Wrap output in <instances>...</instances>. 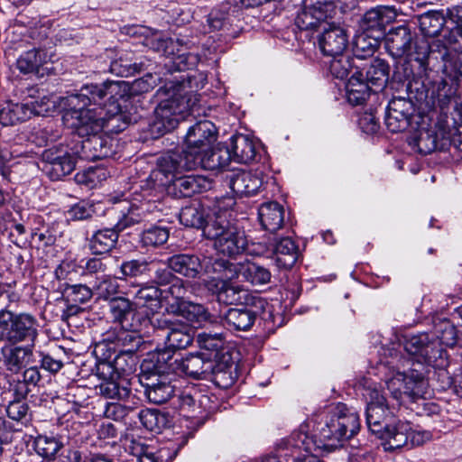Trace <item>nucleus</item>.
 <instances>
[{"label":"nucleus","mask_w":462,"mask_h":462,"mask_svg":"<svg viewBox=\"0 0 462 462\" xmlns=\"http://www.w3.org/2000/svg\"><path fill=\"white\" fill-rule=\"evenodd\" d=\"M155 372L150 374L144 373L140 377V382L144 388V394L151 402L162 404L170 400L175 393V386L171 383L170 372L165 364L154 365Z\"/></svg>","instance_id":"obj_13"},{"label":"nucleus","mask_w":462,"mask_h":462,"mask_svg":"<svg viewBox=\"0 0 462 462\" xmlns=\"http://www.w3.org/2000/svg\"><path fill=\"white\" fill-rule=\"evenodd\" d=\"M206 274L213 275L208 281H219L224 283H230V281L236 278L240 274L239 267L223 259H216L206 267Z\"/></svg>","instance_id":"obj_36"},{"label":"nucleus","mask_w":462,"mask_h":462,"mask_svg":"<svg viewBox=\"0 0 462 462\" xmlns=\"http://www.w3.org/2000/svg\"><path fill=\"white\" fill-rule=\"evenodd\" d=\"M108 176V171L103 167H90L75 175L77 183L88 189H94L100 185Z\"/></svg>","instance_id":"obj_47"},{"label":"nucleus","mask_w":462,"mask_h":462,"mask_svg":"<svg viewBox=\"0 0 462 462\" xmlns=\"http://www.w3.org/2000/svg\"><path fill=\"white\" fill-rule=\"evenodd\" d=\"M257 310L251 308L229 309L224 316L226 325L236 330H247L255 321Z\"/></svg>","instance_id":"obj_35"},{"label":"nucleus","mask_w":462,"mask_h":462,"mask_svg":"<svg viewBox=\"0 0 462 462\" xmlns=\"http://www.w3.org/2000/svg\"><path fill=\"white\" fill-rule=\"evenodd\" d=\"M197 342L201 350L200 352H206L207 356H212L216 360V363H222V356L224 355H230L224 348L225 341L223 335L220 333H199Z\"/></svg>","instance_id":"obj_33"},{"label":"nucleus","mask_w":462,"mask_h":462,"mask_svg":"<svg viewBox=\"0 0 462 462\" xmlns=\"http://www.w3.org/2000/svg\"><path fill=\"white\" fill-rule=\"evenodd\" d=\"M149 271V263L145 260L133 259L125 261L120 266L121 279L136 278Z\"/></svg>","instance_id":"obj_58"},{"label":"nucleus","mask_w":462,"mask_h":462,"mask_svg":"<svg viewBox=\"0 0 462 462\" xmlns=\"http://www.w3.org/2000/svg\"><path fill=\"white\" fill-rule=\"evenodd\" d=\"M388 65L383 60L376 59L366 68L364 78L369 83L372 91L376 92L385 87L388 81Z\"/></svg>","instance_id":"obj_39"},{"label":"nucleus","mask_w":462,"mask_h":462,"mask_svg":"<svg viewBox=\"0 0 462 462\" xmlns=\"http://www.w3.org/2000/svg\"><path fill=\"white\" fill-rule=\"evenodd\" d=\"M308 426L300 425L298 430L293 431L288 438L282 439L278 445V451L283 453L286 457H291L293 462L297 461V457H303L305 454L313 451H322L319 447V438L316 436V439L309 436L307 433Z\"/></svg>","instance_id":"obj_15"},{"label":"nucleus","mask_w":462,"mask_h":462,"mask_svg":"<svg viewBox=\"0 0 462 462\" xmlns=\"http://www.w3.org/2000/svg\"><path fill=\"white\" fill-rule=\"evenodd\" d=\"M231 154L234 160L240 163H249L256 156L255 143L248 135L242 134L232 137Z\"/></svg>","instance_id":"obj_34"},{"label":"nucleus","mask_w":462,"mask_h":462,"mask_svg":"<svg viewBox=\"0 0 462 462\" xmlns=\"http://www.w3.org/2000/svg\"><path fill=\"white\" fill-rule=\"evenodd\" d=\"M118 236L114 227L98 230L89 240V249L94 254L108 253L116 246Z\"/></svg>","instance_id":"obj_37"},{"label":"nucleus","mask_w":462,"mask_h":462,"mask_svg":"<svg viewBox=\"0 0 462 462\" xmlns=\"http://www.w3.org/2000/svg\"><path fill=\"white\" fill-rule=\"evenodd\" d=\"M193 158L198 161V167L214 171L227 166L231 161L232 154L226 147L211 148L210 146L203 153H193Z\"/></svg>","instance_id":"obj_29"},{"label":"nucleus","mask_w":462,"mask_h":462,"mask_svg":"<svg viewBox=\"0 0 462 462\" xmlns=\"http://www.w3.org/2000/svg\"><path fill=\"white\" fill-rule=\"evenodd\" d=\"M414 40L413 33L406 25L391 29L385 35V48L394 59L402 58L411 52Z\"/></svg>","instance_id":"obj_23"},{"label":"nucleus","mask_w":462,"mask_h":462,"mask_svg":"<svg viewBox=\"0 0 462 462\" xmlns=\"http://www.w3.org/2000/svg\"><path fill=\"white\" fill-rule=\"evenodd\" d=\"M385 385L392 397L400 403L414 402L424 394L425 380L416 369L396 372L385 379Z\"/></svg>","instance_id":"obj_9"},{"label":"nucleus","mask_w":462,"mask_h":462,"mask_svg":"<svg viewBox=\"0 0 462 462\" xmlns=\"http://www.w3.org/2000/svg\"><path fill=\"white\" fill-rule=\"evenodd\" d=\"M366 424L369 430L374 434H382L384 429L392 423L394 416L382 391L376 386L366 388Z\"/></svg>","instance_id":"obj_12"},{"label":"nucleus","mask_w":462,"mask_h":462,"mask_svg":"<svg viewBox=\"0 0 462 462\" xmlns=\"http://www.w3.org/2000/svg\"><path fill=\"white\" fill-rule=\"evenodd\" d=\"M177 197H191L196 193L206 191L211 188V181L201 175H187L177 177L171 183Z\"/></svg>","instance_id":"obj_28"},{"label":"nucleus","mask_w":462,"mask_h":462,"mask_svg":"<svg viewBox=\"0 0 462 462\" xmlns=\"http://www.w3.org/2000/svg\"><path fill=\"white\" fill-rule=\"evenodd\" d=\"M169 230L162 226H152L142 233L141 243L145 247H157L167 242Z\"/></svg>","instance_id":"obj_54"},{"label":"nucleus","mask_w":462,"mask_h":462,"mask_svg":"<svg viewBox=\"0 0 462 462\" xmlns=\"http://www.w3.org/2000/svg\"><path fill=\"white\" fill-rule=\"evenodd\" d=\"M402 344L405 351L419 364L439 369L447 365L446 352L439 346V341L427 333L405 335Z\"/></svg>","instance_id":"obj_7"},{"label":"nucleus","mask_w":462,"mask_h":462,"mask_svg":"<svg viewBox=\"0 0 462 462\" xmlns=\"http://www.w3.org/2000/svg\"><path fill=\"white\" fill-rule=\"evenodd\" d=\"M206 287L213 294H217L219 302L227 305L239 302L242 300L240 293L245 292L239 286L219 281H207Z\"/></svg>","instance_id":"obj_38"},{"label":"nucleus","mask_w":462,"mask_h":462,"mask_svg":"<svg viewBox=\"0 0 462 462\" xmlns=\"http://www.w3.org/2000/svg\"><path fill=\"white\" fill-rule=\"evenodd\" d=\"M54 58L52 48L35 47L21 53L16 60V68L22 74L43 77L47 73L44 66L54 62Z\"/></svg>","instance_id":"obj_18"},{"label":"nucleus","mask_w":462,"mask_h":462,"mask_svg":"<svg viewBox=\"0 0 462 462\" xmlns=\"http://www.w3.org/2000/svg\"><path fill=\"white\" fill-rule=\"evenodd\" d=\"M138 417L143 426L153 432H160L166 422L164 415L155 410H142Z\"/></svg>","instance_id":"obj_56"},{"label":"nucleus","mask_w":462,"mask_h":462,"mask_svg":"<svg viewBox=\"0 0 462 462\" xmlns=\"http://www.w3.org/2000/svg\"><path fill=\"white\" fill-rule=\"evenodd\" d=\"M258 217L263 228L274 233L283 226L284 208L278 202L263 203L258 209Z\"/></svg>","instance_id":"obj_30"},{"label":"nucleus","mask_w":462,"mask_h":462,"mask_svg":"<svg viewBox=\"0 0 462 462\" xmlns=\"http://www.w3.org/2000/svg\"><path fill=\"white\" fill-rule=\"evenodd\" d=\"M217 128L209 120H201L191 125L185 135L184 151L189 154L206 152L215 142Z\"/></svg>","instance_id":"obj_17"},{"label":"nucleus","mask_w":462,"mask_h":462,"mask_svg":"<svg viewBox=\"0 0 462 462\" xmlns=\"http://www.w3.org/2000/svg\"><path fill=\"white\" fill-rule=\"evenodd\" d=\"M377 437L383 439L385 450H394L405 446H420L432 438L430 431L414 428L409 421L399 420L390 424Z\"/></svg>","instance_id":"obj_8"},{"label":"nucleus","mask_w":462,"mask_h":462,"mask_svg":"<svg viewBox=\"0 0 462 462\" xmlns=\"http://www.w3.org/2000/svg\"><path fill=\"white\" fill-rule=\"evenodd\" d=\"M137 462H162V456L159 455L155 448L143 444H136L131 450Z\"/></svg>","instance_id":"obj_61"},{"label":"nucleus","mask_w":462,"mask_h":462,"mask_svg":"<svg viewBox=\"0 0 462 462\" xmlns=\"http://www.w3.org/2000/svg\"><path fill=\"white\" fill-rule=\"evenodd\" d=\"M98 388L100 394L107 399L127 401L132 395L131 391L127 387L120 386L114 379L103 381Z\"/></svg>","instance_id":"obj_53"},{"label":"nucleus","mask_w":462,"mask_h":462,"mask_svg":"<svg viewBox=\"0 0 462 462\" xmlns=\"http://www.w3.org/2000/svg\"><path fill=\"white\" fill-rule=\"evenodd\" d=\"M329 61V71L333 77L340 79H346L350 74L359 69L354 63V58L350 56L340 54L338 57H331Z\"/></svg>","instance_id":"obj_48"},{"label":"nucleus","mask_w":462,"mask_h":462,"mask_svg":"<svg viewBox=\"0 0 462 462\" xmlns=\"http://www.w3.org/2000/svg\"><path fill=\"white\" fill-rule=\"evenodd\" d=\"M154 328L166 330V345L171 349H184L193 341L191 328L180 320H173L162 315L150 319Z\"/></svg>","instance_id":"obj_14"},{"label":"nucleus","mask_w":462,"mask_h":462,"mask_svg":"<svg viewBox=\"0 0 462 462\" xmlns=\"http://www.w3.org/2000/svg\"><path fill=\"white\" fill-rule=\"evenodd\" d=\"M413 50L411 47V52L407 54L408 57L418 61L420 65H424L428 60L430 53V45L427 39H419L413 41Z\"/></svg>","instance_id":"obj_62"},{"label":"nucleus","mask_w":462,"mask_h":462,"mask_svg":"<svg viewBox=\"0 0 462 462\" xmlns=\"http://www.w3.org/2000/svg\"><path fill=\"white\" fill-rule=\"evenodd\" d=\"M166 311L171 314L180 316L186 320L199 327L213 321V317L203 305L189 300L180 301L175 305H169L166 307Z\"/></svg>","instance_id":"obj_25"},{"label":"nucleus","mask_w":462,"mask_h":462,"mask_svg":"<svg viewBox=\"0 0 462 462\" xmlns=\"http://www.w3.org/2000/svg\"><path fill=\"white\" fill-rule=\"evenodd\" d=\"M210 263V258L201 259L196 254H180L168 259V265L173 272L187 278H197L206 273V267Z\"/></svg>","instance_id":"obj_22"},{"label":"nucleus","mask_w":462,"mask_h":462,"mask_svg":"<svg viewBox=\"0 0 462 462\" xmlns=\"http://www.w3.org/2000/svg\"><path fill=\"white\" fill-rule=\"evenodd\" d=\"M332 11L331 3H317L313 5L304 7L299 12L295 24L300 30H312L325 21L329 12Z\"/></svg>","instance_id":"obj_26"},{"label":"nucleus","mask_w":462,"mask_h":462,"mask_svg":"<svg viewBox=\"0 0 462 462\" xmlns=\"http://www.w3.org/2000/svg\"><path fill=\"white\" fill-rule=\"evenodd\" d=\"M60 290L66 300L74 303H84L92 297L91 289L83 284L70 285L65 282L60 286Z\"/></svg>","instance_id":"obj_51"},{"label":"nucleus","mask_w":462,"mask_h":462,"mask_svg":"<svg viewBox=\"0 0 462 462\" xmlns=\"http://www.w3.org/2000/svg\"><path fill=\"white\" fill-rule=\"evenodd\" d=\"M233 212L218 206L204 226V236L213 241L216 251L234 257L242 254L247 245L245 233L232 221Z\"/></svg>","instance_id":"obj_4"},{"label":"nucleus","mask_w":462,"mask_h":462,"mask_svg":"<svg viewBox=\"0 0 462 462\" xmlns=\"http://www.w3.org/2000/svg\"><path fill=\"white\" fill-rule=\"evenodd\" d=\"M413 112L412 103L403 97H393L388 104L385 115V125L392 133L405 130L410 124Z\"/></svg>","instance_id":"obj_21"},{"label":"nucleus","mask_w":462,"mask_h":462,"mask_svg":"<svg viewBox=\"0 0 462 462\" xmlns=\"http://www.w3.org/2000/svg\"><path fill=\"white\" fill-rule=\"evenodd\" d=\"M240 275L254 286H262L271 282V272L255 263L247 262L239 265Z\"/></svg>","instance_id":"obj_40"},{"label":"nucleus","mask_w":462,"mask_h":462,"mask_svg":"<svg viewBox=\"0 0 462 462\" xmlns=\"http://www.w3.org/2000/svg\"><path fill=\"white\" fill-rule=\"evenodd\" d=\"M420 32L426 37H435L444 27L445 17L440 11H429L418 16Z\"/></svg>","instance_id":"obj_42"},{"label":"nucleus","mask_w":462,"mask_h":462,"mask_svg":"<svg viewBox=\"0 0 462 462\" xmlns=\"http://www.w3.org/2000/svg\"><path fill=\"white\" fill-rule=\"evenodd\" d=\"M212 215H210L211 217ZM180 222L188 227L194 228H202L204 231V226L208 219L205 220L204 213L200 211L197 207L189 206L185 207L181 209L180 216ZM209 218V216L208 217Z\"/></svg>","instance_id":"obj_52"},{"label":"nucleus","mask_w":462,"mask_h":462,"mask_svg":"<svg viewBox=\"0 0 462 462\" xmlns=\"http://www.w3.org/2000/svg\"><path fill=\"white\" fill-rule=\"evenodd\" d=\"M28 412V405L22 400L10 402L7 408V416L16 421L24 419Z\"/></svg>","instance_id":"obj_63"},{"label":"nucleus","mask_w":462,"mask_h":462,"mask_svg":"<svg viewBox=\"0 0 462 462\" xmlns=\"http://www.w3.org/2000/svg\"><path fill=\"white\" fill-rule=\"evenodd\" d=\"M98 297L112 300L119 292V284L116 278L103 277L96 286Z\"/></svg>","instance_id":"obj_60"},{"label":"nucleus","mask_w":462,"mask_h":462,"mask_svg":"<svg viewBox=\"0 0 462 462\" xmlns=\"http://www.w3.org/2000/svg\"><path fill=\"white\" fill-rule=\"evenodd\" d=\"M37 334V320L32 315L14 314L6 310L0 311V340L14 343L34 340Z\"/></svg>","instance_id":"obj_10"},{"label":"nucleus","mask_w":462,"mask_h":462,"mask_svg":"<svg viewBox=\"0 0 462 462\" xmlns=\"http://www.w3.org/2000/svg\"><path fill=\"white\" fill-rule=\"evenodd\" d=\"M360 428L359 416L344 404H338L327 417L318 433L319 447L331 452L342 447Z\"/></svg>","instance_id":"obj_5"},{"label":"nucleus","mask_w":462,"mask_h":462,"mask_svg":"<svg viewBox=\"0 0 462 462\" xmlns=\"http://www.w3.org/2000/svg\"><path fill=\"white\" fill-rule=\"evenodd\" d=\"M38 455L45 458H52L62 448L63 444L55 437L39 435L33 441Z\"/></svg>","instance_id":"obj_49"},{"label":"nucleus","mask_w":462,"mask_h":462,"mask_svg":"<svg viewBox=\"0 0 462 462\" xmlns=\"http://www.w3.org/2000/svg\"><path fill=\"white\" fill-rule=\"evenodd\" d=\"M162 291L155 286L140 288L134 295V304L136 307H146L152 311L161 308Z\"/></svg>","instance_id":"obj_46"},{"label":"nucleus","mask_w":462,"mask_h":462,"mask_svg":"<svg viewBox=\"0 0 462 462\" xmlns=\"http://www.w3.org/2000/svg\"><path fill=\"white\" fill-rule=\"evenodd\" d=\"M109 307L114 320L120 323L123 327L125 326L124 322L134 310V303L124 297L112 299Z\"/></svg>","instance_id":"obj_55"},{"label":"nucleus","mask_w":462,"mask_h":462,"mask_svg":"<svg viewBox=\"0 0 462 462\" xmlns=\"http://www.w3.org/2000/svg\"><path fill=\"white\" fill-rule=\"evenodd\" d=\"M299 248L290 237H282L274 245L273 259L280 269H290L297 262Z\"/></svg>","instance_id":"obj_31"},{"label":"nucleus","mask_w":462,"mask_h":462,"mask_svg":"<svg viewBox=\"0 0 462 462\" xmlns=\"http://www.w3.org/2000/svg\"><path fill=\"white\" fill-rule=\"evenodd\" d=\"M372 91L369 83L364 78L363 72L356 69L346 84V97L352 105H360L365 101Z\"/></svg>","instance_id":"obj_32"},{"label":"nucleus","mask_w":462,"mask_h":462,"mask_svg":"<svg viewBox=\"0 0 462 462\" xmlns=\"http://www.w3.org/2000/svg\"><path fill=\"white\" fill-rule=\"evenodd\" d=\"M379 35H370L368 32L363 31L357 34L353 42L354 55L358 60L371 57L379 46Z\"/></svg>","instance_id":"obj_43"},{"label":"nucleus","mask_w":462,"mask_h":462,"mask_svg":"<svg viewBox=\"0 0 462 462\" xmlns=\"http://www.w3.org/2000/svg\"><path fill=\"white\" fill-rule=\"evenodd\" d=\"M118 88L117 82L107 81L101 85H86L77 94L67 97L68 110L63 118L79 136H93L106 128L108 131L121 132L128 124L125 116L119 113L118 106L106 110L104 99L112 97Z\"/></svg>","instance_id":"obj_1"},{"label":"nucleus","mask_w":462,"mask_h":462,"mask_svg":"<svg viewBox=\"0 0 462 462\" xmlns=\"http://www.w3.org/2000/svg\"><path fill=\"white\" fill-rule=\"evenodd\" d=\"M228 185L237 196L249 197L257 194L264 184V174L261 171H233L226 176Z\"/></svg>","instance_id":"obj_20"},{"label":"nucleus","mask_w":462,"mask_h":462,"mask_svg":"<svg viewBox=\"0 0 462 462\" xmlns=\"http://www.w3.org/2000/svg\"><path fill=\"white\" fill-rule=\"evenodd\" d=\"M49 110V98L46 96L37 100H26L21 103L12 100L3 101L0 103V124L4 126L14 125L32 116H43Z\"/></svg>","instance_id":"obj_11"},{"label":"nucleus","mask_w":462,"mask_h":462,"mask_svg":"<svg viewBox=\"0 0 462 462\" xmlns=\"http://www.w3.org/2000/svg\"><path fill=\"white\" fill-rule=\"evenodd\" d=\"M397 13L391 6H376L365 13L360 20V27L365 32L374 31L379 36L383 34L385 26L393 22Z\"/></svg>","instance_id":"obj_24"},{"label":"nucleus","mask_w":462,"mask_h":462,"mask_svg":"<svg viewBox=\"0 0 462 462\" xmlns=\"http://www.w3.org/2000/svg\"><path fill=\"white\" fill-rule=\"evenodd\" d=\"M156 96L160 102L155 108L152 128L160 134L175 129L185 114L194 113L199 101L198 95L187 91L182 85L160 88Z\"/></svg>","instance_id":"obj_3"},{"label":"nucleus","mask_w":462,"mask_h":462,"mask_svg":"<svg viewBox=\"0 0 462 462\" xmlns=\"http://www.w3.org/2000/svg\"><path fill=\"white\" fill-rule=\"evenodd\" d=\"M320 51L328 57H338L348 46V35L345 28L336 23H326L318 38Z\"/></svg>","instance_id":"obj_19"},{"label":"nucleus","mask_w":462,"mask_h":462,"mask_svg":"<svg viewBox=\"0 0 462 462\" xmlns=\"http://www.w3.org/2000/svg\"><path fill=\"white\" fill-rule=\"evenodd\" d=\"M1 354V360L6 370L17 374L29 363L32 356V346L8 345L2 347Z\"/></svg>","instance_id":"obj_27"},{"label":"nucleus","mask_w":462,"mask_h":462,"mask_svg":"<svg viewBox=\"0 0 462 462\" xmlns=\"http://www.w3.org/2000/svg\"><path fill=\"white\" fill-rule=\"evenodd\" d=\"M42 171L52 180L70 174L76 166V158L62 147H52L42 153Z\"/></svg>","instance_id":"obj_16"},{"label":"nucleus","mask_w":462,"mask_h":462,"mask_svg":"<svg viewBox=\"0 0 462 462\" xmlns=\"http://www.w3.org/2000/svg\"><path fill=\"white\" fill-rule=\"evenodd\" d=\"M143 64L134 60L133 53L126 51L111 62L109 70L119 77H129L139 72Z\"/></svg>","instance_id":"obj_45"},{"label":"nucleus","mask_w":462,"mask_h":462,"mask_svg":"<svg viewBox=\"0 0 462 462\" xmlns=\"http://www.w3.org/2000/svg\"><path fill=\"white\" fill-rule=\"evenodd\" d=\"M144 210L141 208L132 205L127 208V213H124L123 217L118 220L114 228L119 235L120 232L131 227L136 224H139L144 218Z\"/></svg>","instance_id":"obj_57"},{"label":"nucleus","mask_w":462,"mask_h":462,"mask_svg":"<svg viewBox=\"0 0 462 462\" xmlns=\"http://www.w3.org/2000/svg\"><path fill=\"white\" fill-rule=\"evenodd\" d=\"M157 363H164L174 374H184L194 379L212 378L221 388H228L236 380V367L231 355H224L222 363H216L206 352L188 355L186 357L172 360L171 351L165 350L157 355Z\"/></svg>","instance_id":"obj_2"},{"label":"nucleus","mask_w":462,"mask_h":462,"mask_svg":"<svg viewBox=\"0 0 462 462\" xmlns=\"http://www.w3.org/2000/svg\"><path fill=\"white\" fill-rule=\"evenodd\" d=\"M139 406V399L132 394L127 401L108 402L104 411L107 419L121 420Z\"/></svg>","instance_id":"obj_44"},{"label":"nucleus","mask_w":462,"mask_h":462,"mask_svg":"<svg viewBox=\"0 0 462 462\" xmlns=\"http://www.w3.org/2000/svg\"><path fill=\"white\" fill-rule=\"evenodd\" d=\"M198 168V161L193 158V153L188 154L184 150L181 152H169L158 159L157 168L153 170L147 186L152 189L162 191L167 186L185 171H192Z\"/></svg>","instance_id":"obj_6"},{"label":"nucleus","mask_w":462,"mask_h":462,"mask_svg":"<svg viewBox=\"0 0 462 462\" xmlns=\"http://www.w3.org/2000/svg\"><path fill=\"white\" fill-rule=\"evenodd\" d=\"M68 213L72 220H84L93 216L94 209L88 203L81 201L74 205Z\"/></svg>","instance_id":"obj_64"},{"label":"nucleus","mask_w":462,"mask_h":462,"mask_svg":"<svg viewBox=\"0 0 462 462\" xmlns=\"http://www.w3.org/2000/svg\"><path fill=\"white\" fill-rule=\"evenodd\" d=\"M180 406L182 410H191L192 411H199V410H210L208 405L209 397L201 394L195 387H189L180 393L178 396Z\"/></svg>","instance_id":"obj_41"},{"label":"nucleus","mask_w":462,"mask_h":462,"mask_svg":"<svg viewBox=\"0 0 462 462\" xmlns=\"http://www.w3.org/2000/svg\"><path fill=\"white\" fill-rule=\"evenodd\" d=\"M433 337L439 341L440 347L441 345L452 346L457 342L456 328L447 320H444L436 326V336Z\"/></svg>","instance_id":"obj_59"},{"label":"nucleus","mask_w":462,"mask_h":462,"mask_svg":"<svg viewBox=\"0 0 462 462\" xmlns=\"http://www.w3.org/2000/svg\"><path fill=\"white\" fill-rule=\"evenodd\" d=\"M144 45L165 56L174 55L179 51L176 42L171 38L164 37L159 32H154L150 37L145 38Z\"/></svg>","instance_id":"obj_50"}]
</instances>
